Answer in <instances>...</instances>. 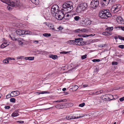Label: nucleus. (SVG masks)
<instances>
[{
	"mask_svg": "<svg viewBox=\"0 0 124 124\" xmlns=\"http://www.w3.org/2000/svg\"><path fill=\"white\" fill-rule=\"evenodd\" d=\"M73 3L71 1H68L64 3L62 5V10L67 12H68L73 9Z\"/></svg>",
	"mask_w": 124,
	"mask_h": 124,
	"instance_id": "1",
	"label": "nucleus"
},
{
	"mask_svg": "<svg viewBox=\"0 0 124 124\" xmlns=\"http://www.w3.org/2000/svg\"><path fill=\"white\" fill-rule=\"evenodd\" d=\"M99 17L101 18L107 19L108 17L111 16V14L109 13L108 9H103L100 11L99 14Z\"/></svg>",
	"mask_w": 124,
	"mask_h": 124,
	"instance_id": "2",
	"label": "nucleus"
},
{
	"mask_svg": "<svg viewBox=\"0 0 124 124\" xmlns=\"http://www.w3.org/2000/svg\"><path fill=\"white\" fill-rule=\"evenodd\" d=\"M3 2L8 4L10 6L15 8H19L20 6V4L19 1L14 2L10 0H0Z\"/></svg>",
	"mask_w": 124,
	"mask_h": 124,
	"instance_id": "3",
	"label": "nucleus"
},
{
	"mask_svg": "<svg viewBox=\"0 0 124 124\" xmlns=\"http://www.w3.org/2000/svg\"><path fill=\"white\" fill-rule=\"evenodd\" d=\"M88 7L87 4L84 3L80 4L78 6L76 9V11L78 13H79L86 9Z\"/></svg>",
	"mask_w": 124,
	"mask_h": 124,
	"instance_id": "4",
	"label": "nucleus"
},
{
	"mask_svg": "<svg viewBox=\"0 0 124 124\" xmlns=\"http://www.w3.org/2000/svg\"><path fill=\"white\" fill-rule=\"evenodd\" d=\"M75 45L79 46L83 45L85 44L84 42L82 41L83 39L82 38H75Z\"/></svg>",
	"mask_w": 124,
	"mask_h": 124,
	"instance_id": "5",
	"label": "nucleus"
},
{
	"mask_svg": "<svg viewBox=\"0 0 124 124\" xmlns=\"http://www.w3.org/2000/svg\"><path fill=\"white\" fill-rule=\"evenodd\" d=\"M99 4V0H93L90 4L91 7L93 9H96Z\"/></svg>",
	"mask_w": 124,
	"mask_h": 124,
	"instance_id": "6",
	"label": "nucleus"
},
{
	"mask_svg": "<svg viewBox=\"0 0 124 124\" xmlns=\"http://www.w3.org/2000/svg\"><path fill=\"white\" fill-rule=\"evenodd\" d=\"M121 7V6L120 4H117L113 6L111 8V10L114 12H117Z\"/></svg>",
	"mask_w": 124,
	"mask_h": 124,
	"instance_id": "7",
	"label": "nucleus"
},
{
	"mask_svg": "<svg viewBox=\"0 0 124 124\" xmlns=\"http://www.w3.org/2000/svg\"><path fill=\"white\" fill-rule=\"evenodd\" d=\"M59 9L58 6L56 4H55L53 5L51 9V11L54 12H58Z\"/></svg>",
	"mask_w": 124,
	"mask_h": 124,
	"instance_id": "8",
	"label": "nucleus"
},
{
	"mask_svg": "<svg viewBox=\"0 0 124 124\" xmlns=\"http://www.w3.org/2000/svg\"><path fill=\"white\" fill-rule=\"evenodd\" d=\"M83 116H79L75 117L74 116H71L69 115H68L66 116V118L67 120L72 119L79 118H80L82 117Z\"/></svg>",
	"mask_w": 124,
	"mask_h": 124,
	"instance_id": "9",
	"label": "nucleus"
},
{
	"mask_svg": "<svg viewBox=\"0 0 124 124\" xmlns=\"http://www.w3.org/2000/svg\"><path fill=\"white\" fill-rule=\"evenodd\" d=\"M17 41L18 42V44L19 45H21L23 44L25 41L23 39L21 38H18Z\"/></svg>",
	"mask_w": 124,
	"mask_h": 124,
	"instance_id": "10",
	"label": "nucleus"
},
{
	"mask_svg": "<svg viewBox=\"0 0 124 124\" xmlns=\"http://www.w3.org/2000/svg\"><path fill=\"white\" fill-rule=\"evenodd\" d=\"M20 94L19 92L18 91H13L11 93V94H12V97L18 96Z\"/></svg>",
	"mask_w": 124,
	"mask_h": 124,
	"instance_id": "11",
	"label": "nucleus"
},
{
	"mask_svg": "<svg viewBox=\"0 0 124 124\" xmlns=\"http://www.w3.org/2000/svg\"><path fill=\"white\" fill-rule=\"evenodd\" d=\"M23 30L18 29L16 31V33L17 34L19 35H23Z\"/></svg>",
	"mask_w": 124,
	"mask_h": 124,
	"instance_id": "12",
	"label": "nucleus"
},
{
	"mask_svg": "<svg viewBox=\"0 0 124 124\" xmlns=\"http://www.w3.org/2000/svg\"><path fill=\"white\" fill-rule=\"evenodd\" d=\"M102 34L103 35L107 36L111 35L112 33L111 32H109L108 31H105L103 32Z\"/></svg>",
	"mask_w": 124,
	"mask_h": 124,
	"instance_id": "13",
	"label": "nucleus"
},
{
	"mask_svg": "<svg viewBox=\"0 0 124 124\" xmlns=\"http://www.w3.org/2000/svg\"><path fill=\"white\" fill-rule=\"evenodd\" d=\"M44 23H45L46 24V25L48 26V27H49L50 29H52L53 30H54V26L52 24H47V23L46 22Z\"/></svg>",
	"mask_w": 124,
	"mask_h": 124,
	"instance_id": "14",
	"label": "nucleus"
},
{
	"mask_svg": "<svg viewBox=\"0 0 124 124\" xmlns=\"http://www.w3.org/2000/svg\"><path fill=\"white\" fill-rule=\"evenodd\" d=\"M89 21H85V20L83 22V26H85L87 25H89L91 24V23L89 22Z\"/></svg>",
	"mask_w": 124,
	"mask_h": 124,
	"instance_id": "15",
	"label": "nucleus"
},
{
	"mask_svg": "<svg viewBox=\"0 0 124 124\" xmlns=\"http://www.w3.org/2000/svg\"><path fill=\"white\" fill-rule=\"evenodd\" d=\"M11 59L10 57L7 58L6 59H4L3 62L4 63H8L9 61Z\"/></svg>",
	"mask_w": 124,
	"mask_h": 124,
	"instance_id": "16",
	"label": "nucleus"
},
{
	"mask_svg": "<svg viewBox=\"0 0 124 124\" xmlns=\"http://www.w3.org/2000/svg\"><path fill=\"white\" fill-rule=\"evenodd\" d=\"M71 18V16L69 14H65V16L64 19L66 20H69Z\"/></svg>",
	"mask_w": 124,
	"mask_h": 124,
	"instance_id": "17",
	"label": "nucleus"
},
{
	"mask_svg": "<svg viewBox=\"0 0 124 124\" xmlns=\"http://www.w3.org/2000/svg\"><path fill=\"white\" fill-rule=\"evenodd\" d=\"M8 44H7V42H4L1 45V47L2 48H4L6 47Z\"/></svg>",
	"mask_w": 124,
	"mask_h": 124,
	"instance_id": "18",
	"label": "nucleus"
},
{
	"mask_svg": "<svg viewBox=\"0 0 124 124\" xmlns=\"http://www.w3.org/2000/svg\"><path fill=\"white\" fill-rule=\"evenodd\" d=\"M59 14H60L63 18H64L65 14H64V12L61 11L59 10L58 12Z\"/></svg>",
	"mask_w": 124,
	"mask_h": 124,
	"instance_id": "19",
	"label": "nucleus"
},
{
	"mask_svg": "<svg viewBox=\"0 0 124 124\" xmlns=\"http://www.w3.org/2000/svg\"><path fill=\"white\" fill-rule=\"evenodd\" d=\"M49 57L54 60H55L57 58L58 56L56 55H51L49 56Z\"/></svg>",
	"mask_w": 124,
	"mask_h": 124,
	"instance_id": "20",
	"label": "nucleus"
},
{
	"mask_svg": "<svg viewBox=\"0 0 124 124\" xmlns=\"http://www.w3.org/2000/svg\"><path fill=\"white\" fill-rule=\"evenodd\" d=\"M19 114L16 111L13 113L11 115V116L13 117H16L19 116Z\"/></svg>",
	"mask_w": 124,
	"mask_h": 124,
	"instance_id": "21",
	"label": "nucleus"
},
{
	"mask_svg": "<svg viewBox=\"0 0 124 124\" xmlns=\"http://www.w3.org/2000/svg\"><path fill=\"white\" fill-rule=\"evenodd\" d=\"M31 1L35 5H38L39 3V1L38 0H31Z\"/></svg>",
	"mask_w": 124,
	"mask_h": 124,
	"instance_id": "22",
	"label": "nucleus"
},
{
	"mask_svg": "<svg viewBox=\"0 0 124 124\" xmlns=\"http://www.w3.org/2000/svg\"><path fill=\"white\" fill-rule=\"evenodd\" d=\"M75 40H70L67 42V43H70V44H72L74 45L75 44Z\"/></svg>",
	"mask_w": 124,
	"mask_h": 124,
	"instance_id": "23",
	"label": "nucleus"
},
{
	"mask_svg": "<svg viewBox=\"0 0 124 124\" xmlns=\"http://www.w3.org/2000/svg\"><path fill=\"white\" fill-rule=\"evenodd\" d=\"M63 104H60L56 106L55 107L57 108H63Z\"/></svg>",
	"mask_w": 124,
	"mask_h": 124,
	"instance_id": "24",
	"label": "nucleus"
},
{
	"mask_svg": "<svg viewBox=\"0 0 124 124\" xmlns=\"http://www.w3.org/2000/svg\"><path fill=\"white\" fill-rule=\"evenodd\" d=\"M67 101V100L66 99H63L61 100H59V101H55V102H66Z\"/></svg>",
	"mask_w": 124,
	"mask_h": 124,
	"instance_id": "25",
	"label": "nucleus"
},
{
	"mask_svg": "<svg viewBox=\"0 0 124 124\" xmlns=\"http://www.w3.org/2000/svg\"><path fill=\"white\" fill-rule=\"evenodd\" d=\"M78 36L80 37H87L88 36L87 35L85 34H83L82 35L78 34Z\"/></svg>",
	"mask_w": 124,
	"mask_h": 124,
	"instance_id": "26",
	"label": "nucleus"
},
{
	"mask_svg": "<svg viewBox=\"0 0 124 124\" xmlns=\"http://www.w3.org/2000/svg\"><path fill=\"white\" fill-rule=\"evenodd\" d=\"M113 27H108L106 29V30H107L109 31H111L113 29Z\"/></svg>",
	"mask_w": 124,
	"mask_h": 124,
	"instance_id": "27",
	"label": "nucleus"
},
{
	"mask_svg": "<svg viewBox=\"0 0 124 124\" xmlns=\"http://www.w3.org/2000/svg\"><path fill=\"white\" fill-rule=\"evenodd\" d=\"M43 35L46 37H49L51 36V34L48 33H45L43 34Z\"/></svg>",
	"mask_w": 124,
	"mask_h": 124,
	"instance_id": "28",
	"label": "nucleus"
},
{
	"mask_svg": "<svg viewBox=\"0 0 124 124\" xmlns=\"http://www.w3.org/2000/svg\"><path fill=\"white\" fill-rule=\"evenodd\" d=\"M56 15L57 16H58V18L59 19V20H61L63 18L60 14H59L58 13V14H57Z\"/></svg>",
	"mask_w": 124,
	"mask_h": 124,
	"instance_id": "29",
	"label": "nucleus"
},
{
	"mask_svg": "<svg viewBox=\"0 0 124 124\" xmlns=\"http://www.w3.org/2000/svg\"><path fill=\"white\" fill-rule=\"evenodd\" d=\"M65 105L68 107H70L72 106V104L71 103H65Z\"/></svg>",
	"mask_w": 124,
	"mask_h": 124,
	"instance_id": "30",
	"label": "nucleus"
},
{
	"mask_svg": "<svg viewBox=\"0 0 124 124\" xmlns=\"http://www.w3.org/2000/svg\"><path fill=\"white\" fill-rule=\"evenodd\" d=\"M9 37L13 41H16L17 40V38H16L15 37H12L11 36H9Z\"/></svg>",
	"mask_w": 124,
	"mask_h": 124,
	"instance_id": "31",
	"label": "nucleus"
},
{
	"mask_svg": "<svg viewBox=\"0 0 124 124\" xmlns=\"http://www.w3.org/2000/svg\"><path fill=\"white\" fill-rule=\"evenodd\" d=\"M74 18L76 21H78L80 18V17L78 16H76L74 17Z\"/></svg>",
	"mask_w": 124,
	"mask_h": 124,
	"instance_id": "32",
	"label": "nucleus"
},
{
	"mask_svg": "<svg viewBox=\"0 0 124 124\" xmlns=\"http://www.w3.org/2000/svg\"><path fill=\"white\" fill-rule=\"evenodd\" d=\"M10 101L11 102L14 103L15 101V99L14 98H11L10 99Z\"/></svg>",
	"mask_w": 124,
	"mask_h": 124,
	"instance_id": "33",
	"label": "nucleus"
},
{
	"mask_svg": "<svg viewBox=\"0 0 124 124\" xmlns=\"http://www.w3.org/2000/svg\"><path fill=\"white\" fill-rule=\"evenodd\" d=\"M113 97V95H110L109 97H108V99L109 100H113V99H111V98H112Z\"/></svg>",
	"mask_w": 124,
	"mask_h": 124,
	"instance_id": "34",
	"label": "nucleus"
},
{
	"mask_svg": "<svg viewBox=\"0 0 124 124\" xmlns=\"http://www.w3.org/2000/svg\"><path fill=\"white\" fill-rule=\"evenodd\" d=\"M93 62H99L100 61V60L99 59H94L92 60Z\"/></svg>",
	"mask_w": 124,
	"mask_h": 124,
	"instance_id": "35",
	"label": "nucleus"
},
{
	"mask_svg": "<svg viewBox=\"0 0 124 124\" xmlns=\"http://www.w3.org/2000/svg\"><path fill=\"white\" fill-rule=\"evenodd\" d=\"M78 88V87L77 85H75L73 87V89H74V90L75 91L77 90Z\"/></svg>",
	"mask_w": 124,
	"mask_h": 124,
	"instance_id": "36",
	"label": "nucleus"
},
{
	"mask_svg": "<svg viewBox=\"0 0 124 124\" xmlns=\"http://www.w3.org/2000/svg\"><path fill=\"white\" fill-rule=\"evenodd\" d=\"M87 55L86 54H85L84 55H83L81 57V58L82 59H84L86 58Z\"/></svg>",
	"mask_w": 124,
	"mask_h": 124,
	"instance_id": "37",
	"label": "nucleus"
},
{
	"mask_svg": "<svg viewBox=\"0 0 124 124\" xmlns=\"http://www.w3.org/2000/svg\"><path fill=\"white\" fill-rule=\"evenodd\" d=\"M103 91L102 90H101L98 91H97L96 92V93H97V94H99L103 92Z\"/></svg>",
	"mask_w": 124,
	"mask_h": 124,
	"instance_id": "38",
	"label": "nucleus"
},
{
	"mask_svg": "<svg viewBox=\"0 0 124 124\" xmlns=\"http://www.w3.org/2000/svg\"><path fill=\"white\" fill-rule=\"evenodd\" d=\"M118 62H112V64L113 65H116L118 64Z\"/></svg>",
	"mask_w": 124,
	"mask_h": 124,
	"instance_id": "39",
	"label": "nucleus"
},
{
	"mask_svg": "<svg viewBox=\"0 0 124 124\" xmlns=\"http://www.w3.org/2000/svg\"><path fill=\"white\" fill-rule=\"evenodd\" d=\"M84 103H82L79 105V106L80 107H82L84 106L85 105Z\"/></svg>",
	"mask_w": 124,
	"mask_h": 124,
	"instance_id": "40",
	"label": "nucleus"
},
{
	"mask_svg": "<svg viewBox=\"0 0 124 124\" xmlns=\"http://www.w3.org/2000/svg\"><path fill=\"white\" fill-rule=\"evenodd\" d=\"M120 48L122 49H123L124 48V45H119L118 46Z\"/></svg>",
	"mask_w": 124,
	"mask_h": 124,
	"instance_id": "41",
	"label": "nucleus"
},
{
	"mask_svg": "<svg viewBox=\"0 0 124 124\" xmlns=\"http://www.w3.org/2000/svg\"><path fill=\"white\" fill-rule=\"evenodd\" d=\"M29 60H34V57H29Z\"/></svg>",
	"mask_w": 124,
	"mask_h": 124,
	"instance_id": "42",
	"label": "nucleus"
},
{
	"mask_svg": "<svg viewBox=\"0 0 124 124\" xmlns=\"http://www.w3.org/2000/svg\"><path fill=\"white\" fill-rule=\"evenodd\" d=\"M69 53V52H66V51H63L60 52V53L61 54H66L67 53Z\"/></svg>",
	"mask_w": 124,
	"mask_h": 124,
	"instance_id": "43",
	"label": "nucleus"
},
{
	"mask_svg": "<svg viewBox=\"0 0 124 124\" xmlns=\"http://www.w3.org/2000/svg\"><path fill=\"white\" fill-rule=\"evenodd\" d=\"M119 19V20H120V23H122L123 22V20H122V19L121 17H120V18H119V19H118V20H117V21H117L118 22H119V21H118Z\"/></svg>",
	"mask_w": 124,
	"mask_h": 124,
	"instance_id": "44",
	"label": "nucleus"
},
{
	"mask_svg": "<svg viewBox=\"0 0 124 124\" xmlns=\"http://www.w3.org/2000/svg\"><path fill=\"white\" fill-rule=\"evenodd\" d=\"M23 35L27 34V31H26L25 30H23Z\"/></svg>",
	"mask_w": 124,
	"mask_h": 124,
	"instance_id": "45",
	"label": "nucleus"
},
{
	"mask_svg": "<svg viewBox=\"0 0 124 124\" xmlns=\"http://www.w3.org/2000/svg\"><path fill=\"white\" fill-rule=\"evenodd\" d=\"M80 31L81 32H86L87 31V30L86 29H80Z\"/></svg>",
	"mask_w": 124,
	"mask_h": 124,
	"instance_id": "46",
	"label": "nucleus"
},
{
	"mask_svg": "<svg viewBox=\"0 0 124 124\" xmlns=\"http://www.w3.org/2000/svg\"><path fill=\"white\" fill-rule=\"evenodd\" d=\"M12 94L8 95H6V98H10L11 97V96H12Z\"/></svg>",
	"mask_w": 124,
	"mask_h": 124,
	"instance_id": "47",
	"label": "nucleus"
},
{
	"mask_svg": "<svg viewBox=\"0 0 124 124\" xmlns=\"http://www.w3.org/2000/svg\"><path fill=\"white\" fill-rule=\"evenodd\" d=\"M119 100L121 101H124V97L120 98L119 99Z\"/></svg>",
	"mask_w": 124,
	"mask_h": 124,
	"instance_id": "48",
	"label": "nucleus"
},
{
	"mask_svg": "<svg viewBox=\"0 0 124 124\" xmlns=\"http://www.w3.org/2000/svg\"><path fill=\"white\" fill-rule=\"evenodd\" d=\"M80 29H77V30H75L74 31L76 32L80 33Z\"/></svg>",
	"mask_w": 124,
	"mask_h": 124,
	"instance_id": "49",
	"label": "nucleus"
},
{
	"mask_svg": "<svg viewBox=\"0 0 124 124\" xmlns=\"http://www.w3.org/2000/svg\"><path fill=\"white\" fill-rule=\"evenodd\" d=\"M57 29L59 30H61L63 29V28L62 26H60L59 27H58Z\"/></svg>",
	"mask_w": 124,
	"mask_h": 124,
	"instance_id": "50",
	"label": "nucleus"
},
{
	"mask_svg": "<svg viewBox=\"0 0 124 124\" xmlns=\"http://www.w3.org/2000/svg\"><path fill=\"white\" fill-rule=\"evenodd\" d=\"M58 14V12H55L53 14L54 15H55L54 16H55V18H57V15H56V14Z\"/></svg>",
	"mask_w": 124,
	"mask_h": 124,
	"instance_id": "51",
	"label": "nucleus"
},
{
	"mask_svg": "<svg viewBox=\"0 0 124 124\" xmlns=\"http://www.w3.org/2000/svg\"><path fill=\"white\" fill-rule=\"evenodd\" d=\"M23 57V56H19L17 57V59H22V58Z\"/></svg>",
	"mask_w": 124,
	"mask_h": 124,
	"instance_id": "52",
	"label": "nucleus"
},
{
	"mask_svg": "<svg viewBox=\"0 0 124 124\" xmlns=\"http://www.w3.org/2000/svg\"><path fill=\"white\" fill-rule=\"evenodd\" d=\"M31 32L29 31H27V34L30 35L31 34Z\"/></svg>",
	"mask_w": 124,
	"mask_h": 124,
	"instance_id": "53",
	"label": "nucleus"
},
{
	"mask_svg": "<svg viewBox=\"0 0 124 124\" xmlns=\"http://www.w3.org/2000/svg\"><path fill=\"white\" fill-rule=\"evenodd\" d=\"M7 8L9 10H12V8L9 6H8L7 7Z\"/></svg>",
	"mask_w": 124,
	"mask_h": 124,
	"instance_id": "54",
	"label": "nucleus"
},
{
	"mask_svg": "<svg viewBox=\"0 0 124 124\" xmlns=\"http://www.w3.org/2000/svg\"><path fill=\"white\" fill-rule=\"evenodd\" d=\"M39 42V41L37 40H33V43L34 44H37Z\"/></svg>",
	"mask_w": 124,
	"mask_h": 124,
	"instance_id": "55",
	"label": "nucleus"
},
{
	"mask_svg": "<svg viewBox=\"0 0 124 124\" xmlns=\"http://www.w3.org/2000/svg\"><path fill=\"white\" fill-rule=\"evenodd\" d=\"M121 26H118L116 27H115V29L119 28V29H121L122 28Z\"/></svg>",
	"mask_w": 124,
	"mask_h": 124,
	"instance_id": "56",
	"label": "nucleus"
},
{
	"mask_svg": "<svg viewBox=\"0 0 124 124\" xmlns=\"http://www.w3.org/2000/svg\"><path fill=\"white\" fill-rule=\"evenodd\" d=\"M4 108L5 109H9L10 108V107L9 106H6Z\"/></svg>",
	"mask_w": 124,
	"mask_h": 124,
	"instance_id": "57",
	"label": "nucleus"
},
{
	"mask_svg": "<svg viewBox=\"0 0 124 124\" xmlns=\"http://www.w3.org/2000/svg\"><path fill=\"white\" fill-rule=\"evenodd\" d=\"M17 122L19 123H24V121H17Z\"/></svg>",
	"mask_w": 124,
	"mask_h": 124,
	"instance_id": "58",
	"label": "nucleus"
},
{
	"mask_svg": "<svg viewBox=\"0 0 124 124\" xmlns=\"http://www.w3.org/2000/svg\"><path fill=\"white\" fill-rule=\"evenodd\" d=\"M95 35V34H90L89 35H88V37H89V36H94Z\"/></svg>",
	"mask_w": 124,
	"mask_h": 124,
	"instance_id": "59",
	"label": "nucleus"
},
{
	"mask_svg": "<svg viewBox=\"0 0 124 124\" xmlns=\"http://www.w3.org/2000/svg\"><path fill=\"white\" fill-rule=\"evenodd\" d=\"M119 38L121 40H124V37H121L120 38Z\"/></svg>",
	"mask_w": 124,
	"mask_h": 124,
	"instance_id": "60",
	"label": "nucleus"
},
{
	"mask_svg": "<svg viewBox=\"0 0 124 124\" xmlns=\"http://www.w3.org/2000/svg\"><path fill=\"white\" fill-rule=\"evenodd\" d=\"M24 59L26 60H29V57H25Z\"/></svg>",
	"mask_w": 124,
	"mask_h": 124,
	"instance_id": "61",
	"label": "nucleus"
},
{
	"mask_svg": "<svg viewBox=\"0 0 124 124\" xmlns=\"http://www.w3.org/2000/svg\"><path fill=\"white\" fill-rule=\"evenodd\" d=\"M83 86L84 87H87V85H83Z\"/></svg>",
	"mask_w": 124,
	"mask_h": 124,
	"instance_id": "62",
	"label": "nucleus"
},
{
	"mask_svg": "<svg viewBox=\"0 0 124 124\" xmlns=\"http://www.w3.org/2000/svg\"><path fill=\"white\" fill-rule=\"evenodd\" d=\"M121 30L123 31H124V27H122V28H121Z\"/></svg>",
	"mask_w": 124,
	"mask_h": 124,
	"instance_id": "63",
	"label": "nucleus"
},
{
	"mask_svg": "<svg viewBox=\"0 0 124 124\" xmlns=\"http://www.w3.org/2000/svg\"><path fill=\"white\" fill-rule=\"evenodd\" d=\"M66 90V88H64L62 89V90L63 91H64Z\"/></svg>",
	"mask_w": 124,
	"mask_h": 124,
	"instance_id": "64",
	"label": "nucleus"
}]
</instances>
